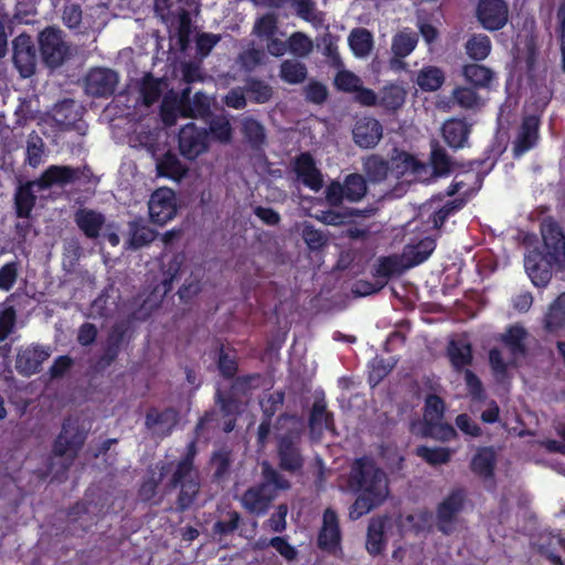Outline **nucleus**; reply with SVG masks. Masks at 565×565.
Instances as JSON below:
<instances>
[{"instance_id":"obj_1","label":"nucleus","mask_w":565,"mask_h":565,"mask_svg":"<svg viewBox=\"0 0 565 565\" xmlns=\"http://www.w3.org/2000/svg\"><path fill=\"white\" fill-rule=\"evenodd\" d=\"M543 250L533 248L524 258L525 270L536 287H546L553 268L565 269V233L557 221L546 217L541 223Z\"/></svg>"},{"instance_id":"obj_2","label":"nucleus","mask_w":565,"mask_h":565,"mask_svg":"<svg viewBox=\"0 0 565 565\" xmlns=\"http://www.w3.org/2000/svg\"><path fill=\"white\" fill-rule=\"evenodd\" d=\"M350 486L360 494L350 509V518L358 520L379 507L388 494L386 475L369 457L358 458L352 465Z\"/></svg>"},{"instance_id":"obj_3","label":"nucleus","mask_w":565,"mask_h":565,"mask_svg":"<svg viewBox=\"0 0 565 565\" xmlns=\"http://www.w3.org/2000/svg\"><path fill=\"white\" fill-rule=\"evenodd\" d=\"M210 98L203 92H196L191 97V87L183 88L173 105L169 107L167 99L161 106L162 120L167 125L175 121L177 116L182 118H206L211 116Z\"/></svg>"},{"instance_id":"obj_4","label":"nucleus","mask_w":565,"mask_h":565,"mask_svg":"<svg viewBox=\"0 0 565 565\" xmlns=\"http://www.w3.org/2000/svg\"><path fill=\"white\" fill-rule=\"evenodd\" d=\"M87 434V429L78 417H65L61 431L52 445L53 455L56 457H67L72 462L83 448Z\"/></svg>"},{"instance_id":"obj_5","label":"nucleus","mask_w":565,"mask_h":565,"mask_svg":"<svg viewBox=\"0 0 565 565\" xmlns=\"http://www.w3.org/2000/svg\"><path fill=\"white\" fill-rule=\"evenodd\" d=\"M39 50L43 63L54 70L71 56V47L64 32L56 26H46L39 33Z\"/></svg>"},{"instance_id":"obj_6","label":"nucleus","mask_w":565,"mask_h":565,"mask_svg":"<svg viewBox=\"0 0 565 565\" xmlns=\"http://www.w3.org/2000/svg\"><path fill=\"white\" fill-rule=\"evenodd\" d=\"M494 151V148H488L484 151L483 159H476L468 161L467 163H457L451 159V157L447 153L446 149L439 143L437 140L430 141V154H429V164L431 167V175L434 178H446L451 174L456 167H461L467 170H473L481 168L487 160L490 159L491 153Z\"/></svg>"},{"instance_id":"obj_7","label":"nucleus","mask_w":565,"mask_h":565,"mask_svg":"<svg viewBox=\"0 0 565 565\" xmlns=\"http://www.w3.org/2000/svg\"><path fill=\"white\" fill-rule=\"evenodd\" d=\"M467 492L463 488L452 489L436 508V526L439 532L449 535L454 532V524L458 514L463 510Z\"/></svg>"},{"instance_id":"obj_8","label":"nucleus","mask_w":565,"mask_h":565,"mask_svg":"<svg viewBox=\"0 0 565 565\" xmlns=\"http://www.w3.org/2000/svg\"><path fill=\"white\" fill-rule=\"evenodd\" d=\"M278 467L290 475L302 472L305 457L301 451V440L299 436L285 434L277 440Z\"/></svg>"},{"instance_id":"obj_9","label":"nucleus","mask_w":565,"mask_h":565,"mask_svg":"<svg viewBox=\"0 0 565 565\" xmlns=\"http://www.w3.org/2000/svg\"><path fill=\"white\" fill-rule=\"evenodd\" d=\"M209 131L195 124L184 125L178 134V148L182 157L195 160L209 150Z\"/></svg>"},{"instance_id":"obj_10","label":"nucleus","mask_w":565,"mask_h":565,"mask_svg":"<svg viewBox=\"0 0 565 565\" xmlns=\"http://www.w3.org/2000/svg\"><path fill=\"white\" fill-rule=\"evenodd\" d=\"M148 210L153 224L166 225L178 212L175 193L169 188L157 189L150 196Z\"/></svg>"},{"instance_id":"obj_11","label":"nucleus","mask_w":565,"mask_h":565,"mask_svg":"<svg viewBox=\"0 0 565 565\" xmlns=\"http://www.w3.org/2000/svg\"><path fill=\"white\" fill-rule=\"evenodd\" d=\"M12 61L23 78L31 77L38 65V52L32 36L26 33L19 34L12 41Z\"/></svg>"},{"instance_id":"obj_12","label":"nucleus","mask_w":565,"mask_h":565,"mask_svg":"<svg viewBox=\"0 0 565 565\" xmlns=\"http://www.w3.org/2000/svg\"><path fill=\"white\" fill-rule=\"evenodd\" d=\"M476 17L484 30L499 31L509 21V6L505 0H479Z\"/></svg>"},{"instance_id":"obj_13","label":"nucleus","mask_w":565,"mask_h":565,"mask_svg":"<svg viewBox=\"0 0 565 565\" xmlns=\"http://www.w3.org/2000/svg\"><path fill=\"white\" fill-rule=\"evenodd\" d=\"M118 74L109 68L96 67L85 77V90L93 97L108 98L115 93Z\"/></svg>"},{"instance_id":"obj_14","label":"nucleus","mask_w":565,"mask_h":565,"mask_svg":"<svg viewBox=\"0 0 565 565\" xmlns=\"http://www.w3.org/2000/svg\"><path fill=\"white\" fill-rule=\"evenodd\" d=\"M298 180L308 189L317 192L323 186V177L313 156L309 151L300 152L291 162Z\"/></svg>"},{"instance_id":"obj_15","label":"nucleus","mask_w":565,"mask_h":565,"mask_svg":"<svg viewBox=\"0 0 565 565\" xmlns=\"http://www.w3.org/2000/svg\"><path fill=\"white\" fill-rule=\"evenodd\" d=\"M277 493L273 487L255 484L249 487L241 498V503L250 514L265 515Z\"/></svg>"},{"instance_id":"obj_16","label":"nucleus","mask_w":565,"mask_h":565,"mask_svg":"<svg viewBox=\"0 0 565 565\" xmlns=\"http://www.w3.org/2000/svg\"><path fill=\"white\" fill-rule=\"evenodd\" d=\"M184 263V256L182 254L174 255L166 266L162 279L156 284L148 297L145 299V303H160L163 298L172 290L174 280H178L181 275V268Z\"/></svg>"},{"instance_id":"obj_17","label":"nucleus","mask_w":565,"mask_h":565,"mask_svg":"<svg viewBox=\"0 0 565 565\" xmlns=\"http://www.w3.org/2000/svg\"><path fill=\"white\" fill-rule=\"evenodd\" d=\"M354 143L362 149L375 148L383 137L382 124L373 117L358 119L352 129Z\"/></svg>"},{"instance_id":"obj_18","label":"nucleus","mask_w":565,"mask_h":565,"mask_svg":"<svg viewBox=\"0 0 565 565\" xmlns=\"http://www.w3.org/2000/svg\"><path fill=\"white\" fill-rule=\"evenodd\" d=\"M81 178L79 168L71 166L51 164L49 166L41 175L35 179L38 181L39 190H47L52 186H65L73 184Z\"/></svg>"},{"instance_id":"obj_19","label":"nucleus","mask_w":565,"mask_h":565,"mask_svg":"<svg viewBox=\"0 0 565 565\" xmlns=\"http://www.w3.org/2000/svg\"><path fill=\"white\" fill-rule=\"evenodd\" d=\"M341 531L337 512L328 508L323 512L322 526L318 534L317 544L321 551L335 553L340 548Z\"/></svg>"},{"instance_id":"obj_20","label":"nucleus","mask_w":565,"mask_h":565,"mask_svg":"<svg viewBox=\"0 0 565 565\" xmlns=\"http://www.w3.org/2000/svg\"><path fill=\"white\" fill-rule=\"evenodd\" d=\"M167 487L170 490L180 488L178 498L175 500V511L183 513L190 510L194 504L200 492L201 483L198 477V472H192L191 475H186L181 478L177 483L173 482L172 475Z\"/></svg>"},{"instance_id":"obj_21","label":"nucleus","mask_w":565,"mask_h":565,"mask_svg":"<svg viewBox=\"0 0 565 565\" xmlns=\"http://www.w3.org/2000/svg\"><path fill=\"white\" fill-rule=\"evenodd\" d=\"M51 355L49 348L39 344H32L18 352L15 360V370L19 374L30 376L38 373L44 361Z\"/></svg>"},{"instance_id":"obj_22","label":"nucleus","mask_w":565,"mask_h":565,"mask_svg":"<svg viewBox=\"0 0 565 565\" xmlns=\"http://www.w3.org/2000/svg\"><path fill=\"white\" fill-rule=\"evenodd\" d=\"M540 118L535 115L524 116L513 142V154L519 158L534 148L539 141Z\"/></svg>"},{"instance_id":"obj_23","label":"nucleus","mask_w":565,"mask_h":565,"mask_svg":"<svg viewBox=\"0 0 565 565\" xmlns=\"http://www.w3.org/2000/svg\"><path fill=\"white\" fill-rule=\"evenodd\" d=\"M497 459V451L492 446H482L477 448L470 460L469 468L475 476L484 482L493 481Z\"/></svg>"},{"instance_id":"obj_24","label":"nucleus","mask_w":565,"mask_h":565,"mask_svg":"<svg viewBox=\"0 0 565 565\" xmlns=\"http://www.w3.org/2000/svg\"><path fill=\"white\" fill-rule=\"evenodd\" d=\"M471 125L465 118H451L445 121L441 135L445 142L454 150L468 146Z\"/></svg>"},{"instance_id":"obj_25","label":"nucleus","mask_w":565,"mask_h":565,"mask_svg":"<svg viewBox=\"0 0 565 565\" xmlns=\"http://www.w3.org/2000/svg\"><path fill=\"white\" fill-rule=\"evenodd\" d=\"M178 422L179 413L173 407H166L161 411L157 407H150L145 416L146 427L148 429L159 428L163 436L170 435Z\"/></svg>"},{"instance_id":"obj_26","label":"nucleus","mask_w":565,"mask_h":565,"mask_svg":"<svg viewBox=\"0 0 565 565\" xmlns=\"http://www.w3.org/2000/svg\"><path fill=\"white\" fill-rule=\"evenodd\" d=\"M105 221L104 214L87 207H79L74 214L75 224L89 239L99 237Z\"/></svg>"},{"instance_id":"obj_27","label":"nucleus","mask_w":565,"mask_h":565,"mask_svg":"<svg viewBox=\"0 0 565 565\" xmlns=\"http://www.w3.org/2000/svg\"><path fill=\"white\" fill-rule=\"evenodd\" d=\"M38 188V181H26L20 184L14 192V211L19 218H29L36 204V194L34 188Z\"/></svg>"},{"instance_id":"obj_28","label":"nucleus","mask_w":565,"mask_h":565,"mask_svg":"<svg viewBox=\"0 0 565 565\" xmlns=\"http://www.w3.org/2000/svg\"><path fill=\"white\" fill-rule=\"evenodd\" d=\"M537 550L553 565H564L559 552H565V537L561 533L548 532L541 534Z\"/></svg>"},{"instance_id":"obj_29","label":"nucleus","mask_w":565,"mask_h":565,"mask_svg":"<svg viewBox=\"0 0 565 565\" xmlns=\"http://www.w3.org/2000/svg\"><path fill=\"white\" fill-rule=\"evenodd\" d=\"M527 338L526 329L521 324L509 326L504 333L501 334L500 341L509 350L513 359L525 356L527 349L525 340Z\"/></svg>"},{"instance_id":"obj_30","label":"nucleus","mask_w":565,"mask_h":565,"mask_svg":"<svg viewBox=\"0 0 565 565\" xmlns=\"http://www.w3.org/2000/svg\"><path fill=\"white\" fill-rule=\"evenodd\" d=\"M312 434L322 435L323 430H334V417L328 412L327 404L323 399H316L311 407L308 422Z\"/></svg>"},{"instance_id":"obj_31","label":"nucleus","mask_w":565,"mask_h":565,"mask_svg":"<svg viewBox=\"0 0 565 565\" xmlns=\"http://www.w3.org/2000/svg\"><path fill=\"white\" fill-rule=\"evenodd\" d=\"M52 117L56 126L68 130L72 129L81 119L82 113L79 111L76 102L67 98L55 104Z\"/></svg>"},{"instance_id":"obj_32","label":"nucleus","mask_w":565,"mask_h":565,"mask_svg":"<svg viewBox=\"0 0 565 565\" xmlns=\"http://www.w3.org/2000/svg\"><path fill=\"white\" fill-rule=\"evenodd\" d=\"M241 132L244 140L253 150H262L267 142V134L264 125L252 116L242 119Z\"/></svg>"},{"instance_id":"obj_33","label":"nucleus","mask_w":565,"mask_h":565,"mask_svg":"<svg viewBox=\"0 0 565 565\" xmlns=\"http://www.w3.org/2000/svg\"><path fill=\"white\" fill-rule=\"evenodd\" d=\"M404 271V266L397 255L381 256L373 266L372 276L379 282H383L384 287L392 277L398 276Z\"/></svg>"},{"instance_id":"obj_34","label":"nucleus","mask_w":565,"mask_h":565,"mask_svg":"<svg viewBox=\"0 0 565 565\" xmlns=\"http://www.w3.org/2000/svg\"><path fill=\"white\" fill-rule=\"evenodd\" d=\"M156 169L159 177L168 178L173 181H181L188 172V167L171 151L166 152L158 159Z\"/></svg>"},{"instance_id":"obj_35","label":"nucleus","mask_w":565,"mask_h":565,"mask_svg":"<svg viewBox=\"0 0 565 565\" xmlns=\"http://www.w3.org/2000/svg\"><path fill=\"white\" fill-rule=\"evenodd\" d=\"M215 362L220 375L225 380H232L238 372V358L236 350L226 349L223 343L218 344L215 352Z\"/></svg>"},{"instance_id":"obj_36","label":"nucleus","mask_w":565,"mask_h":565,"mask_svg":"<svg viewBox=\"0 0 565 565\" xmlns=\"http://www.w3.org/2000/svg\"><path fill=\"white\" fill-rule=\"evenodd\" d=\"M126 330L120 326H115L110 330L105 347L104 352L99 359V363L103 366L111 365L118 358L121 347L125 340Z\"/></svg>"},{"instance_id":"obj_37","label":"nucleus","mask_w":565,"mask_h":565,"mask_svg":"<svg viewBox=\"0 0 565 565\" xmlns=\"http://www.w3.org/2000/svg\"><path fill=\"white\" fill-rule=\"evenodd\" d=\"M385 520L372 519L367 526L365 547L369 554L376 556L382 554L386 546L385 540Z\"/></svg>"},{"instance_id":"obj_38","label":"nucleus","mask_w":565,"mask_h":565,"mask_svg":"<svg viewBox=\"0 0 565 565\" xmlns=\"http://www.w3.org/2000/svg\"><path fill=\"white\" fill-rule=\"evenodd\" d=\"M244 520L239 512L235 510H228L223 512L221 518L215 521L212 526V532L218 536H228L238 531L239 536H244L242 526Z\"/></svg>"},{"instance_id":"obj_39","label":"nucleus","mask_w":565,"mask_h":565,"mask_svg":"<svg viewBox=\"0 0 565 565\" xmlns=\"http://www.w3.org/2000/svg\"><path fill=\"white\" fill-rule=\"evenodd\" d=\"M565 327V292L554 299L544 316V329L556 332Z\"/></svg>"},{"instance_id":"obj_40","label":"nucleus","mask_w":565,"mask_h":565,"mask_svg":"<svg viewBox=\"0 0 565 565\" xmlns=\"http://www.w3.org/2000/svg\"><path fill=\"white\" fill-rule=\"evenodd\" d=\"M462 76L473 88H488L494 78V72L484 65L470 63L462 67Z\"/></svg>"},{"instance_id":"obj_41","label":"nucleus","mask_w":565,"mask_h":565,"mask_svg":"<svg viewBox=\"0 0 565 565\" xmlns=\"http://www.w3.org/2000/svg\"><path fill=\"white\" fill-rule=\"evenodd\" d=\"M232 463V450L226 447L214 450L210 459V465L214 469L213 481H225L230 477Z\"/></svg>"},{"instance_id":"obj_42","label":"nucleus","mask_w":565,"mask_h":565,"mask_svg":"<svg viewBox=\"0 0 565 565\" xmlns=\"http://www.w3.org/2000/svg\"><path fill=\"white\" fill-rule=\"evenodd\" d=\"M447 354L456 371H461L472 363V348L470 343L452 340L448 344Z\"/></svg>"},{"instance_id":"obj_43","label":"nucleus","mask_w":565,"mask_h":565,"mask_svg":"<svg viewBox=\"0 0 565 565\" xmlns=\"http://www.w3.org/2000/svg\"><path fill=\"white\" fill-rule=\"evenodd\" d=\"M492 44L487 34L475 33L465 43V50L470 60L484 61L491 53Z\"/></svg>"},{"instance_id":"obj_44","label":"nucleus","mask_w":565,"mask_h":565,"mask_svg":"<svg viewBox=\"0 0 565 565\" xmlns=\"http://www.w3.org/2000/svg\"><path fill=\"white\" fill-rule=\"evenodd\" d=\"M349 46L356 57L367 56L373 49V35L365 28H355L348 38Z\"/></svg>"},{"instance_id":"obj_45","label":"nucleus","mask_w":565,"mask_h":565,"mask_svg":"<svg viewBox=\"0 0 565 565\" xmlns=\"http://www.w3.org/2000/svg\"><path fill=\"white\" fill-rule=\"evenodd\" d=\"M416 84L423 92H435L445 82V73L437 66H424L417 74Z\"/></svg>"},{"instance_id":"obj_46","label":"nucleus","mask_w":565,"mask_h":565,"mask_svg":"<svg viewBox=\"0 0 565 565\" xmlns=\"http://www.w3.org/2000/svg\"><path fill=\"white\" fill-rule=\"evenodd\" d=\"M45 149L43 138L35 130L30 132L26 139L24 164L38 168L43 162Z\"/></svg>"},{"instance_id":"obj_47","label":"nucleus","mask_w":565,"mask_h":565,"mask_svg":"<svg viewBox=\"0 0 565 565\" xmlns=\"http://www.w3.org/2000/svg\"><path fill=\"white\" fill-rule=\"evenodd\" d=\"M244 90L250 102L255 104H266L273 97V87L263 79L247 77L245 79Z\"/></svg>"},{"instance_id":"obj_48","label":"nucleus","mask_w":565,"mask_h":565,"mask_svg":"<svg viewBox=\"0 0 565 565\" xmlns=\"http://www.w3.org/2000/svg\"><path fill=\"white\" fill-rule=\"evenodd\" d=\"M406 92L396 84H390L382 88L379 105L386 110L395 111L405 103Z\"/></svg>"},{"instance_id":"obj_49","label":"nucleus","mask_w":565,"mask_h":565,"mask_svg":"<svg viewBox=\"0 0 565 565\" xmlns=\"http://www.w3.org/2000/svg\"><path fill=\"white\" fill-rule=\"evenodd\" d=\"M156 237L157 232L140 222L135 221L129 224V248L139 249L152 243Z\"/></svg>"},{"instance_id":"obj_50","label":"nucleus","mask_w":565,"mask_h":565,"mask_svg":"<svg viewBox=\"0 0 565 565\" xmlns=\"http://www.w3.org/2000/svg\"><path fill=\"white\" fill-rule=\"evenodd\" d=\"M215 404L218 405L223 417H236L241 413V398L228 390H217L215 393Z\"/></svg>"},{"instance_id":"obj_51","label":"nucleus","mask_w":565,"mask_h":565,"mask_svg":"<svg viewBox=\"0 0 565 565\" xmlns=\"http://www.w3.org/2000/svg\"><path fill=\"white\" fill-rule=\"evenodd\" d=\"M280 78L288 84L296 85L302 83L308 76V70L301 62L285 60L280 64Z\"/></svg>"},{"instance_id":"obj_52","label":"nucleus","mask_w":565,"mask_h":565,"mask_svg":"<svg viewBox=\"0 0 565 565\" xmlns=\"http://www.w3.org/2000/svg\"><path fill=\"white\" fill-rule=\"evenodd\" d=\"M198 455L196 439L186 445L185 454L179 460L173 471V482L177 483L181 478L192 472H198L194 467V459Z\"/></svg>"},{"instance_id":"obj_53","label":"nucleus","mask_w":565,"mask_h":565,"mask_svg":"<svg viewBox=\"0 0 565 565\" xmlns=\"http://www.w3.org/2000/svg\"><path fill=\"white\" fill-rule=\"evenodd\" d=\"M342 184L345 193V200L349 202H359L366 194V181L360 173L348 174Z\"/></svg>"},{"instance_id":"obj_54","label":"nucleus","mask_w":565,"mask_h":565,"mask_svg":"<svg viewBox=\"0 0 565 565\" xmlns=\"http://www.w3.org/2000/svg\"><path fill=\"white\" fill-rule=\"evenodd\" d=\"M422 435L440 441H449L457 436L454 426L443 420L423 424Z\"/></svg>"},{"instance_id":"obj_55","label":"nucleus","mask_w":565,"mask_h":565,"mask_svg":"<svg viewBox=\"0 0 565 565\" xmlns=\"http://www.w3.org/2000/svg\"><path fill=\"white\" fill-rule=\"evenodd\" d=\"M418 38L415 33L399 32L393 38L392 52L394 56L404 58L415 50Z\"/></svg>"},{"instance_id":"obj_56","label":"nucleus","mask_w":565,"mask_h":565,"mask_svg":"<svg viewBox=\"0 0 565 565\" xmlns=\"http://www.w3.org/2000/svg\"><path fill=\"white\" fill-rule=\"evenodd\" d=\"M445 408V402L440 396L428 394L425 398L423 424L443 420Z\"/></svg>"},{"instance_id":"obj_57","label":"nucleus","mask_w":565,"mask_h":565,"mask_svg":"<svg viewBox=\"0 0 565 565\" xmlns=\"http://www.w3.org/2000/svg\"><path fill=\"white\" fill-rule=\"evenodd\" d=\"M209 135L221 142L228 143L233 138V128L227 117L215 116L209 122Z\"/></svg>"},{"instance_id":"obj_58","label":"nucleus","mask_w":565,"mask_h":565,"mask_svg":"<svg viewBox=\"0 0 565 565\" xmlns=\"http://www.w3.org/2000/svg\"><path fill=\"white\" fill-rule=\"evenodd\" d=\"M415 454L431 466L444 465L451 459L450 450L444 447L430 448L422 445L416 448Z\"/></svg>"},{"instance_id":"obj_59","label":"nucleus","mask_w":565,"mask_h":565,"mask_svg":"<svg viewBox=\"0 0 565 565\" xmlns=\"http://www.w3.org/2000/svg\"><path fill=\"white\" fill-rule=\"evenodd\" d=\"M263 379L260 373H252L246 375H241L232 379V384L228 391H233L239 398L242 396H246L250 390L259 386L258 382Z\"/></svg>"},{"instance_id":"obj_60","label":"nucleus","mask_w":565,"mask_h":565,"mask_svg":"<svg viewBox=\"0 0 565 565\" xmlns=\"http://www.w3.org/2000/svg\"><path fill=\"white\" fill-rule=\"evenodd\" d=\"M262 476L263 481L259 482V484L273 487L276 492L277 490H287L290 488V482L267 461H264L262 465Z\"/></svg>"},{"instance_id":"obj_61","label":"nucleus","mask_w":565,"mask_h":565,"mask_svg":"<svg viewBox=\"0 0 565 565\" xmlns=\"http://www.w3.org/2000/svg\"><path fill=\"white\" fill-rule=\"evenodd\" d=\"M364 170L371 181L381 182L387 178L390 166L381 157L372 156L365 161Z\"/></svg>"},{"instance_id":"obj_62","label":"nucleus","mask_w":565,"mask_h":565,"mask_svg":"<svg viewBox=\"0 0 565 565\" xmlns=\"http://www.w3.org/2000/svg\"><path fill=\"white\" fill-rule=\"evenodd\" d=\"M288 49L289 51L299 57L307 56L313 49L312 41L308 35H306L302 32H295L292 33L288 41Z\"/></svg>"},{"instance_id":"obj_63","label":"nucleus","mask_w":565,"mask_h":565,"mask_svg":"<svg viewBox=\"0 0 565 565\" xmlns=\"http://www.w3.org/2000/svg\"><path fill=\"white\" fill-rule=\"evenodd\" d=\"M140 93L145 105L154 104L161 96L160 82L148 74L142 81Z\"/></svg>"},{"instance_id":"obj_64","label":"nucleus","mask_w":565,"mask_h":565,"mask_svg":"<svg viewBox=\"0 0 565 565\" xmlns=\"http://www.w3.org/2000/svg\"><path fill=\"white\" fill-rule=\"evenodd\" d=\"M435 239L430 237L420 239L418 244H416L411 250V265L416 266L427 260L431 253L435 250Z\"/></svg>"}]
</instances>
